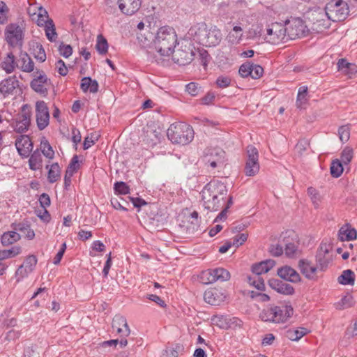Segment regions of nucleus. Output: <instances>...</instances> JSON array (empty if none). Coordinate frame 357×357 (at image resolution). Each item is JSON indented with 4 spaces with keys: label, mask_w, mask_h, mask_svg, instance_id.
Segmentation results:
<instances>
[{
    "label": "nucleus",
    "mask_w": 357,
    "mask_h": 357,
    "mask_svg": "<svg viewBox=\"0 0 357 357\" xmlns=\"http://www.w3.org/2000/svg\"><path fill=\"white\" fill-rule=\"evenodd\" d=\"M227 186L221 181L213 180L207 183L201 192L204 208L218 211L226 203Z\"/></svg>",
    "instance_id": "obj_1"
},
{
    "label": "nucleus",
    "mask_w": 357,
    "mask_h": 357,
    "mask_svg": "<svg viewBox=\"0 0 357 357\" xmlns=\"http://www.w3.org/2000/svg\"><path fill=\"white\" fill-rule=\"evenodd\" d=\"M157 52L161 56H169L177 43V36L174 29L162 26L159 29L153 40Z\"/></svg>",
    "instance_id": "obj_2"
},
{
    "label": "nucleus",
    "mask_w": 357,
    "mask_h": 357,
    "mask_svg": "<svg viewBox=\"0 0 357 357\" xmlns=\"http://www.w3.org/2000/svg\"><path fill=\"white\" fill-rule=\"evenodd\" d=\"M294 309L291 305H271L264 309L260 314V319L265 322L283 324L293 315Z\"/></svg>",
    "instance_id": "obj_3"
},
{
    "label": "nucleus",
    "mask_w": 357,
    "mask_h": 357,
    "mask_svg": "<svg viewBox=\"0 0 357 357\" xmlns=\"http://www.w3.org/2000/svg\"><path fill=\"white\" fill-rule=\"evenodd\" d=\"M167 135L172 143L185 145L193 139L194 130L190 126L182 122H177L169 126Z\"/></svg>",
    "instance_id": "obj_4"
},
{
    "label": "nucleus",
    "mask_w": 357,
    "mask_h": 357,
    "mask_svg": "<svg viewBox=\"0 0 357 357\" xmlns=\"http://www.w3.org/2000/svg\"><path fill=\"white\" fill-rule=\"evenodd\" d=\"M194 40L203 46L213 47L220 43L222 33L216 26L208 29L205 24H202L195 31Z\"/></svg>",
    "instance_id": "obj_5"
},
{
    "label": "nucleus",
    "mask_w": 357,
    "mask_h": 357,
    "mask_svg": "<svg viewBox=\"0 0 357 357\" xmlns=\"http://www.w3.org/2000/svg\"><path fill=\"white\" fill-rule=\"evenodd\" d=\"M349 13L348 4L343 0H331L325 6V13L329 20H344Z\"/></svg>",
    "instance_id": "obj_6"
},
{
    "label": "nucleus",
    "mask_w": 357,
    "mask_h": 357,
    "mask_svg": "<svg viewBox=\"0 0 357 357\" xmlns=\"http://www.w3.org/2000/svg\"><path fill=\"white\" fill-rule=\"evenodd\" d=\"M4 37L8 46L21 48L24 43V30L18 24L10 23L5 29Z\"/></svg>",
    "instance_id": "obj_7"
},
{
    "label": "nucleus",
    "mask_w": 357,
    "mask_h": 357,
    "mask_svg": "<svg viewBox=\"0 0 357 357\" xmlns=\"http://www.w3.org/2000/svg\"><path fill=\"white\" fill-rule=\"evenodd\" d=\"M285 30L284 26L282 24L278 22L272 23L266 28V33L264 34L265 40L273 45L286 43L287 40Z\"/></svg>",
    "instance_id": "obj_8"
},
{
    "label": "nucleus",
    "mask_w": 357,
    "mask_h": 357,
    "mask_svg": "<svg viewBox=\"0 0 357 357\" xmlns=\"http://www.w3.org/2000/svg\"><path fill=\"white\" fill-rule=\"evenodd\" d=\"M284 26L286 29L287 40L305 36L308 31L304 22L299 18L288 21Z\"/></svg>",
    "instance_id": "obj_9"
},
{
    "label": "nucleus",
    "mask_w": 357,
    "mask_h": 357,
    "mask_svg": "<svg viewBox=\"0 0 357 357\" xmlns=\"http://www.w3.org/2000/svg\"><path fill=\"white\" fill-rule=\"evenodd\" d=\"M247 153L248 160L245 167V173L248 176H254L259 171L258 151L255 146H248Z\"/></svg>",
    "instance_id": "obj_10"
},
{
    "label": "nucleus",
    "mask_w": 357,
    "mask_h": 357,
    "mask_svg": "<svg viewBox=\"0 0 357 357\" xmlns=\"http://www.w3.org/2000/svg\"><path fill=\"white\" fill-rule=\"evenodd\" d=\"M52 82L43 71L39 73L31 82V88L43 97L48 94V89L52 86Z\"/></svg>",
    "instance_id": "obj_11"
},
{
    "label": "nucleus",
    "mask_w": 357,
    "mask_h": 357,
    "mask_svg": "<svg viewBox=\"0 0 357 357\" xmlns=\"http://www.w3.org/2000/svg\"><path fill=\"white\" fill-rule=\"evenodd\" d=\"M225 152L220 148H211L206 151L204 160L213 169L222 165L224 163Z\"/></svg>",
    "instance_id": "obj_12"
},
{
    "label": "nucleus",
    "mask_w": 357,
    "mask_h": 357,
    "mask_svg": "<svg viewBox=\"0 0 357 357\" xmlns=\"http://www.w3.org/2000/svg\"><path fill=\"white\" fill-rule=\"evenodd\" d=\"M38 262L36 255H31L27 256L24 263L20 265L15 271V277L17 281L19 282L22 279L27 277L34 270Z\"/></svg>",
    "instance_id": "obj_13"
},
{
    "label": "nucleus",
    "mask_w": 357,
    "mask_h": 357,
    "mask_svg": "<svg viewBox=\"0 0 357 357\" xmlns=\"http://www.w3.org/2000/svg\"><path fill=\"white\" fill-rule=\"evenodd\" d=\"M173 61L179 66H185L193 60L194 53L190 47L181 45L176 50L173 51Z\"/></svg>",
    "instance_id": "obj_14"
},
{
    "label": "nucleus",
    "mask_w": 357,
    "mask_h": 357,
    "mask_svg": "<svg viewBox=\"0 0 357 357\" xmlns=\"http://www.w3.org/2000/svg\"><path fill=\"white\" fill-rule=\"evenodd\" d=\"M36 122L40 130L45 129L49 124L50 114L47 104L43 101H38L36 105Z\"/></svg>",
    "instance_id": "obj_15"
},
{
    "label": "nucleus",
    "mask_w": 357,
    "mask_h": 357,
    "mask_svg": "<svg viewBox=\"0 0 357 357\" xmlns=\"http://www.w3.org/2000/svg\"><path fill=\"white\" fill-rule=\"evenodd\" d=\"M19 86V81L15 75L10 76L0 82V96L3 98L13 96Z\"/></svg>",
    "instance_id": "obj_16"
},
{
    "label": "nucleus",
    "mask_w": 357,
    "mask_h": 357,
    "mask_svg": "<svg viewBox=\"0 0 357 357\" xmlns=\"http://www.w3.org/2000/svg\"><path fill=\"white\" fill-rule=\"evenodd\" d=\"M15 146L18 153L22 158L29 156L33 149V144L27 135H21L15 140Z\"/></svg>",
    "instance_id": "obj_17"
},
{
    "label": "nucleus",
    "mask_w": 357,
    "mask_h": 357,
    "mask_svg": "<svg viewBox=\"0 0 357 357\" xmlns=\"http://www.w3.org/2000/svg\"><path fill=\"white\" fill-rule=\"evenodd\" d=\"M269 287L279 294L290 296L295 293L294 288L289 284L279 279L272 278L268 280Z\"/></svg>",
    "instance_id": "obj_18"
},
{
    "label": "nucleus",
    "mask_w": 357,
    "mask_h": 357,
    "mask_svg": "<svg viewBox=\"0 0 357 357\" xmlns=\"http://www.w3.org/2000/svg\"><path fill=\"white\" fill-rule=\"evenodd\" d=\"M112 328L116 331L117 333L123 337H128L130 333L126 319L120 314H116L113 318Z\"/></svg>",
    "instance_id": "obj_19"
},
{
    "label": "nucleus",
    "mask_w": 357,
    "mask_h": 357,
    "mask_svg": "<svg viewBox=\"0 0 357 357\" xmlns=\"http://www.w3.org/2000/svg\"><path fill=\"white\" fill-rule=\"evenodd\" d=\"M119 8L125 15H132L140 8L141 0H118Z\"/></svg>",
    "instance_id": "obj_20"
},
{
    "label": "nucleus",
    "mask_w": 357,
    "mask_h": 357,
    "mask_svg": "<svg viewBox=\"0 0 357 357\" xmlns=\"http://www.w3.org/2000/svg\"><path fill=\"white\" fill-rule=\"evenodd\" d=\"M204 298L211 305H219L225 301L226 296L217 289H211L204 292Z\"/></svg>",
    "instance_id": "obj_21"
},
{
    "label": "nucleus",
    "mask_w": 357,
    "mask_h": 357,
    "mask_svg": "<svg viewBox=\"0 0 357 357\" xmlns=\"http://www.w3.org/2000/svg\"><path fill=\"white\" fill-rule=\"evenodd\" d=\"M17 67L16 58L12 52H8L0 62V68L7 74L13 73Z\"/></svg>",
    "instance_id": "obj_22"
},
{
    "label": "nucleus",
    "mask_w": 357,
    "mask_h": 357,
    "mask_svg": "<svg viewBox=\"0 0 357 357\" xmlns=\"http://www.w3.org/2000/svg\"><path fill=\"white\" fill-rule=\"evenodd\" d=\"M278 275L281 278L294 283L298 282L301 280V277L298 273L288 266L278 268Z\"/></svg>",
    "instance_id": "obj_23"
},
{
    "label": "nucleus",
    "mask_w": 357,
    "mask_h": 357,
    "mask_svg": "<svg viewBox=\"0 0 357 357\" xmlns=\"http://www.w3.org/2000/svg\"><path fill=\"white\" fill-rule=\"evenodd\" d=\"M275 265V261L273 259H266L259 263L252 265V271L256 275H259L263 273H266Z\"/></svg>",
    "instance_id": "obj_24"
},
{
    "label": "nucleus",
    "mask_w": 357,
    "mask_h": 357,
    "mask_svg": "<svg viewBox=\"0 0 357 357\" xmlns=\"http://www.w3.org/2000/svg\"><path fill=\"white\" fill-rule=\"evenodd\" d=\"M11 227L16 232L20 231L24 234L26 238L29 240H32L35 237V233L33 230L31 229L30 224L27 220L13 223Z\"/></svg>",
    "instance_id": "obj_25"
},
{
    "label": "nucleus",
    "mask_w": 357,
    "mask_h": 357,
    "mask_svg": "<svg viewBox=\"0 0 357 357\" xmlns=\"http://www.w3.org/2000/svg\"><path fill=\"white\" fill-rule=\"evenodd\" d=\"M301 272L307 279H314L317 268L307 259H301L298 262Z\"/></svg>",
    "instance_id": "obj_26"
},
{
    "label": "nucleus",
    "mask_w": 357,
    "mask_h": 357,
    "mask_svg": "<svg viewBox=\"0 0 357 357\" xmlns=\"http://www.w3.org/2000/svg\"><path fill=\"white\" fill-rule=\"evenodd\" d=\"M30 125V117L26 114H22L16 119L13 128L14 130L18 133H23L26 132Z\"/></svg>",
    "instance_id": "obj_27"
},
{
    "label": "nucleus",
    "mask_w": 357,
    "mask_h": 357,
    "mask_svg": "<svg viewBox=\"0 0 357 357\" xmlns=\"http://www.w3.org/2000/svg\"><path fill=\"white\" fill-rule=\"evenodd\" d=\"M211 321H213V324L217 325L218 327L221 328H226L229 327L231 324H236L238 319L235 317L229 318L225 315L216 314L212 317Z\"/></svg>",
    "instance_id": "obj_28"
},
{
    "label": "nucleus",
    "mask_w": 357,
    "mask_h": 357,
    "mask_svg": "<svg viewBox=\"0 0 357 357\" xmlns=\"http://www.w3.org/2000/svg\"><path fill=\"white\" fill-rule=\"evenodd\" d=\"M98 82L96 79H92L90 77H84L81 80L80 88L84 93L89 91L91 93H95L98 92Z\"/></svg>",
    "instance_id": "obj_29"
},
{
    "label": "nucleus",
    "mask_w": 357,
    "mask_h": 357,
    "mask_svg": "<svg viewBox=\"0 0 357 357\" xmlns=\"http://www.w3.org/2000/svg\"><path fill=\"white\" fill-rule=\"evenodd\" d=\"M338 237L341 241L355 240L357 237V231L347 225L342 227L338 232Z\"/></svg>",
    "instance_id": "obj_30"
},
{
    "label": "nucleus",
    "mask_w": 357,
    "mask_h": 357,
    "mask_svg": "<svg viewBox=\"0 0 357 357\" xmlns=\"http://www.w3.org/2000/svg\"><path fill=\"white\" fill-rule=\"evenodd\" d=\"M20 69L25 73H31L34 70V63L26 52H21L20 54Z\"/></svg>",
    "instance_id": "obj_31"
},
{
    "label": "nucleus",
    "mask_w": 357,
    "mask_h": 357,
    "mask_svg": "<svg viewBox=\"0 0 357 357\" xmlns=\"http://www.w3.org/2000/svg\"><path fill=\"white\" fill-rule=\"evenodd\" d=\"M21 238V236L15 231L4 232L1 238V243L3 246H9Z\"/></svg>",
    "instance_id": "obj_32"
},
{
    "label": "nucleus",
    "mask_w": 357,
    "mask_h": 357,
    "mask_svg": "<svg viewBox=\"0 0 357 357\" xmlns=\"http://www.w3.org/2000/svg\"><path fill=\"white\" fill-rule=\"evenodd\" d=\"M307 86H303L298 89L296 105L298 109H304L308 102Z\"/></svg>",
    "instance_id": "obj_33"
},
{
    "label": "nucleus",
    "mask_w": 357,
    "mask_h": 357,
    "mask_svg": "<svg viewBox=\"0 0 357 357\" xmlns=\"http://www.w3.org/2000/svg\"><path fill=\"white\" fill-rule=\"evenodd\" d=\"M22 252V249L20 245H15L7 250H0V261L14 258L20 255Z\"/></svg>",
    "instance_id": "obj_34"
},
{
    "label": "nucleus",
    "mask_w": 357,
    "mask_h": 357,
    "mask_svg": "<svg viewBox=\"0 0 357 357\" xmlns=\"http://www.w3.org/2000/svg\"><path fill=\"white\" fill-rule=\"evenodd\" d=\"M43 158L38 150L33 151L29 160V168L36 171L42 167Z\"/></svg>",
    "instance_id": "obj_35"
},
{
    "label": "nucleus",
    "mask_w": 357,
    "mask_h": 357,
    "mask_svg": "<svg viewBox=\"0 0 357 357\" xmlns=\"http://www.w3.org/2000/svg\"><path fill=\"white\" fill-rule=\"evenodd\" d=\"M308 333L309 331L306 328L300 327L296 329L287 330L286 332V336L290 340L298 341Z\"/></svg>",
    "instance_id": "obj_36"
},
{
    "label": "nucleus",
    "mask_w": 357,
    "mask_h": 357,
    "mask_svg": "<svg viewBox=\"0 0 357 357\" xmlns=\"http://www.w3.org/2000/svg\"><path fill=\"white\" fill-rule=\"evenodd\" d=\"M337 281L343 285H353L354 284V273L351 270H344L338 277Z\"/></svg>",
    "instance_id": "obj_37"
},
{
    "label": "nucleus",
    "mask_w": 357,
    "mask_h": 357,
    "mask_svg": "<svg viewBox=\"0 0 357 357\" xmlns=\"http://www.w3.org/2000/svg\"><path fill=\"white\" fill-rule=\"evenodd\" d=\"M45 36L50 42H56L58 34L56 31L55 24L52 20H50L47 24L43 26Z\"/></svg>",
    "instance_id": "obj_38"
},
{
    "label": "nucleus",
    "mask_w": 357,
    "mask_h": 357,
    "mask_svg": "<svg viewBox=\"0 0 357 357\" xmlns=\"http://www.w3.org/2000/svg\"><path fill=\"white\" fill-rule=\"evenodd\" d=\"M61 176V169L57 162L53 163L48 171L47 178L50 183L56 182Z\"/></svg>",
    "instance_id": "obj_39"
},
{
    "label": "nucleus",
    "mask_w": 357,
    "mask_h": 357,
    "mask_svg": "<svg viewBox=\"0 0 357 357\" xmlns=\"http://www.w3.org/2000/svg\"><path fill=\"white\" fill-rule=\"evenodd\" d=\"M343 170L344 168L342 163L340 160L335 159L332 161L330 171L331 174L333 178H339L342 175Z\"/></svg>",
    "instance_id": "obj_40"
},
{
    "label": "nucleus",
    "mask_w": 357,
    "mask_h": 357,
    "mask_svg": "<svg viewBox=\"0 0 357 357\" xmlns=\"http://www.w3.org/2000/svg\"><path fill=\"white\" fill-rule=\"evenodd\" d=\"M40 11L36 16V22L38 26L40 27L45 26L50 20L48 13L45 8H39Z\"/></svg>",
    "instance_id": "obj_41"
},
{
    "label": "nucleus",
    "mask_w": 357,
    "mask_h": 357,
    "mask_svg": "<svg viewBox=\"0 0 357 357\" xmlns=\"http://www.w3.org/2000/svg\"><path fill=\"white\" fill-rule=\"evenodd\" d=\"M248 282L258 290L264 291L265 289L264 281L259 275L248 276Z\"/></svg>",
    "instance_id": "obj_42"
},
{
    "label": "nucleus",
    "mask_w": 357,
    "mask_h": 357,
    "mask_svg": "<svg viewBox=\"0 0 357 357\" xmlns=\"http://www.w3.org/2000/svg\"><path fill=\"white\" fill-rule=\"evenodd\" d=\"M96 50L100 54H105L107 52L108 43L107 40L102 35L98 36Z\"/></svg>",
    "instance_id": "obj_43"
},
{
    "label": "nucleus",
    "mask_w": 357,
    "mask_h": 357,
    "mask_svg": "<svg viewBox=\"0 0 357 357\" xmlns=\"http://www.w3.org/2000/svg\"><path fill=\"white\" fill-rule=\"evenodd\" d=\"M232 204H233L232 197L229 196L228 199H226V203L225 204V206L222 208L221 212L215 218L214 222H218L222 219H225L227 218V211L230 208V206L232 205Z\"/></svg>",
    "instance_id": "obj_44"
},
{
    "label": "nucleus",
    "mask_w": 357,
    "mask_h": 357,
    "mask_svg": "<svg viewBox=\"0 0 357 357\" xmlns=\"http://www.w3.org/2000/svg\"><path fill=\"white\" fill-rule=\"evenodd\" d=\"M214 275L216 281H227L230 278L229 272L223 268H217L213 269Z\"/></svg>",
    "instance_id": "obj_45"
},
{
    "label": "nucleus",
    "mask_w": 357,
    "mask_h": 357,
    "mask_svg": "<svg viewBox=\"0 0 357 357\" xmlns=\"http://www.w3.org/2000/svg\"><path fill=\"white\" fill-rule=\"evenodd\" d=\"M43 154L49 159H52L54 156V151L47 140H43L40 142Z\"/></svg>",
    "instance_id": "obj_46"
},
{
    "label": "nucleus",
    "mask_w": 357,
    "mask_h": 357,
    "mask_svg": "<svg viewBox=\"0 0 357 357\" xmlns=\"http://www.w3.org/2000/svg\"><path fill=\"white\" fill-rule=\"evenodd\" d=\"M354 304L353 296L350 294L344 296L342 298L340 301L337 303V308L340 310L349 308L353 306Z\"/></svg>",
    "instance_id": "obj_47"
},
{
    "label": "nucleus",
    "mask_w": 357,
    "mask_h": 357,
    "mask_svg": "<svg viewBox=\"0 0 357 357\" xmlns=\"http://www.w3.org/2000/svg\"><path fill=\"white\" fill-rule=\"evenodd\" d=\"M201 280L204 284H210L216 282L213 269H208L203 271L201 274Z\"/></svg>",
    "instance_id": "obj_48"
},
{
    "label": "nucleus",
    "mask_w": 357,
    "mask_h": 357,
    "mask_svg": "<svg viewBox=\"0 0 357 357\" xmlns=\"http://www.w3.org/2000/svg\"><path fill=\"white\" fill-rule=\"evenodd\" d=\"M115 193L119 195H128L130 193L129 186L123 181L116 182L114 185Z\"/></svg>",
    "instance_id": "obj_49"
},
{
    "label": "nucleus",
    "mask_w": 357,
    "mask_h": 357,
    "mask_svg": "<svg viewBox=\"0 0 357 357\" xmlns=\"http://www.w3.org/2000/svg\"><path fill=\"white\" fill-rule=\"evenodd\" d=\"M341 162L348 165L353 158V149L349 146H346L341 153Z\"/></svg>",
    "instance_id": "obj_50"
},
{
    "label": "nucleus",
    "mask_w": 357,
    "mask_h": 357,
    "mask_svg": "<svg viewBox=\"0 0 357 357\" xmlns=\"http://www.w3.org/2000/svg\"><path fill=\"white\" fill-rule=\"evenodd\" d=\"M252 63L247 61L243 63L238 70V73L241 77L246 78L251 76L252 74Z\"/></svg>",
    "instance_id": "obj_51"
},
{
    "label": "nucleus",
    "mask_w": 357,
    "mask_h": 357,
    "mask_svg": "<svg viewBox=\"0 0 357 357\" xmlns=\"http://www.w3.org/2000/svg\"><path fill=\"white\" fill-rule=\"evenodd\" d=\"M338 135L342 142H347L350 137V128L348 126H342L338 129Z\"/></svg>",
    "instance_id": "obj_52"
},
{
    "label": "nucleus",
    "mask_w": 357,
    "mask_h": 357,
    "mask_svg": "<svg viewBox=\"0 0 357 357\" xmlns=\"http://www.w3.org/2000/svg\"><path fill=\"white\" fill-rule=\"evenodd\" d=\"M160 133L155 130H151L146 132V137H147V142L151 146L155 145L160 142Z\"/></svg>",
    "instance_id": "obj_53"
},
{
    "label": "nucleus",
    "mask_w": 357,
    "mask_h": 357,
    "mask_svg": "<svg viewBox=\"0 0 357 357\" xmlns=\"http://www.w3.org/2000/svg\"><path fill=\"white\" fill-rule=\"evenodd\" d=\"M9 9L4 1H0V24H4L8 21L7 15Z\"/></svg>",
    "instance_id": "obj_54"
},
{
    "label": "nucleus",
    "mask_w": 357,
    "mask_h": 357,
    "mask_svg": "<svg viewBox=\"0 0 357 357\" xmlns=\"http://www.w3.org/2000/svg\"><path fill=\"white\" fill-rule=\"evenodd\" d=\"M242 31H243V29L241 28V26H237V25L234 26L233 28V31L236 33V36H234V33H232L231 32L229 33V40L231 43H238L241 39Z\"/></svg>",
    "instance_id": "obj_55"
},
{
    "label": "nucleus",
    "mask_w": 357,
    "mask_h": 357,
    "mask_svg": "<svg viewBox=\"0 0 357 357\" xmlns=\"http://www.w3.org/2000/svg\"><path fill=\"white\" fill-rule=\"evenodd\" d=\"M78 156L77 155H75L73 158L71 159V161L70 164L68 165V167L67 168V174H69L70 176H73V174L78 169L79 165H78Z\"/></svg>",
    "instance_id": "obj_56"
},
{
    "label": "nucleus",
    "mask_w": 357,
    "mask_h": 357,
    "mask_svg": "<svg viewBox=\"0 0 357 357\" xmlns=\"http://www.w3.org/2000/svg\"><path fill=\"white\" fill-rule=\"evenodd\" d=\"M185 90L192 96H196L199 93L201 87L195 82H190L185 86Z\"/></svg>",
    "instance_id": "obj_57"
},
{
    "label": "nucleus",
    "mask_w": 357,
    "mask_h": 357,
    "mask_svg": "<svg viewBox=\"0 0 357 357\" xmlns=\"http://www.w3.org/2000/svg\"><path fill=\"white\" fill-rule=\"evenodd\" d=\"M231 79L228 76H219L216 79V84L219 88H227L230 86Z\"/></svg>",
    "instance_id": "obj_58"
},
{
    "label": "nucleus",
    "mask_w": 357,
    "mask_h": 357,
    "mask_svg": "<svg viewBox=\"0 0 357 357\" xmlns=\"http://www.w3.org/2000/svg\"><path fill=\"white\" fill-rule=\"evenodd\" d=\"M34 56L40 62H44L46 60V54L41 45H38L34 49Z\"/></svg>",
    "instance_id": "obj_59"
},
{
    "label": "nucleus",
    "mask_w": 357,
    "mask_h": 357,
    "mask_svg": "<svg viewBox=\"0 0 357 357\" xmlns=\"http://www.w3.org/2000/svg\"><path fill=\"white\" fill-rule=\"evenodd\" d=\"M252 74L250 77L252 79H259L260 78L263 74H264V68L257 64H254L252 63Z\"/></svg>",
    "instance_id": "obj_60"
},
{
    "label": "nucleus",
    "mask_w": 357,
    "mask_h": 357,
    "mask_svg": "<svg viewBox=\"0 0 357 357\" xmlns=\"http://www.w3.org/2000/svg\"><path fill=\"white\" fill-rule=\"evenodd\" d=\"M316 261L321 271H324L328 266V260L326 259V255H324L322 252L317 253Z\"/></svg>",
    "instance_id": "obj_61"
},
{
    "label": "nucleus",
    "mask_w": 357,
    "mask_h": 357,
    "mask_svg": "<svg viewBox=\"0 0 357 357\" xmlns=\"http://www.w3.org/2000/svg\"><path fill=\"white\" fill-rule=\"evenodd\" d=\"M96 140H98V137H96V135L93 133L90 134V136L88 135L84 138L83 143V149L84 150L89 149L95 144V142Z\"/></svg>",
    "instance_id": "obj_62"
},
{
    "label": "nucleus",
    "mask_w": 357,
    "mask_h": 357,
    "mask_svg": "<svg viewBox=\"0 0 357 357\" xmlns=\"http://www.w3.org/2000/svg\"><path fill=\"white\" fill-rule=\"evenodd\" d=\"M307 194L310 197L314 205L317 207L319 202V195L317 190L312 187H310L307 188Z\"/></svg>",
    "instance_id": "obj_63"
},
{
    "label": "nucleus",
    "mask_w": 357,
    "mask_h": 357,
    "mask_svg": "<svg viewBox=\"0 0 357 357\" xmlns=\"http://www.w3.org/2000/svg\"><path fill=\"white\" fill-rule=\"evenodd\" d=\"M357 73V65L353 63H349V66L347 67L346 69L344 70L342 74L349 76V77H352Z\"/></svg>",
    "instance_id": "obj_64"
}]
</instances>
